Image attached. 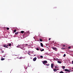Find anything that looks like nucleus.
I'll return each mask as SVG.
<instances>
[{
  "label": "nucleus",
  "instance_id": "39448f33",
  "mask_svg": "<svg viewBox=\"0 0 73 73\" xmlns=\"http://www.w3.org/2000/svg\"><path fill=\"white\" fill-rule=\"evenodd\" d=\"M24 47V46H23V45H22V46H21V47H20V48H21V49H23L24 50V49L23 48Z\"/></svg>",
  "mask_w": 73,
  "mask_h": 73
},
{
  "label": "nucleus",
  "instance_id": "4be33fe9",
  "mask_svg": "<svg viewBox=\"0 0 73 73\" xmlns=\"http://www.w3.org/2000/svg\"><path fill=\"white\" fill-rule=\"evenodd\" d=\"M65 66H63L62 67V69H65Z\"/></svg>",
  "mask_w": 73,
  "mask_h": 73
},
{
  "label": "nucleus",
  "instance_id": "b1692460",
  "mask_svg": "<svg viewBox=\"0 0 73 73\" xmlns=\"http://www.w3.org/2000/svg\"><path fill=\"white\" fill-rule=\"evenodd\" d=\"M7 30H9V28H7Z\"/></svg>",
  "mask_w": 73,
  "mask_h": 73
},
{
  "label": "nucleus",
  "instance_id": "f704fd0d",
  "mask_svg": "<svg viewBox=\"0 0 73 73\" xmlns=\"http://www.w3.org/2000/svg\"><path fill=\"white\" fill-rule=\"evenodd\" d=\"M28 54L29 55L30 54H29V53H28Z\"/></svg>",
  "mask_w": 73,
  "mask_h": 73
},
{
  "label": "nucleus",
  "instance_id": "f257e3e1",
  "mask_svg": "<svg viewBox=\"0 0 73 73\" xmlns=\"http://www.w3.org/2000/svg\"><path fill=\"white\" fill-rule=\"evenodd\" d=\"M64 70L66 72H68L69 73H70V72L72 71V70H69L67 69H65Z\"/></svg>",
  "mask_w": 73,
  "mask_h": 73
},
{
  "label": "nucleus",
  "instance_id": "7c9ffc66",
  "mask_svg": "<svg viewBox=\"0 0 73 73\" xmlns=\"http://www.w3.org/2000/svg\"><path fill=\"white\" fill-rule=\"evenodd\" d=\"M55 68H57V66H55Z\"/></svg>",
  "mask_w": 73,
  "mask_h": 73
},
{
  "label": "nucleus",
  "instance_id": "1a4fd4ad",
  "mask_svg": "<svg viewBox=\"0 0 73 73\" xmlns=\"http://www.w3.org/2000/svg\"><path fill=\"white\" fill-rule=\"evenodd\" d=\"M40 45L42 47H43L44 46V45H43V44H42V43H40Z\"/></svg>",
  "mask_w": 73,
  "mask_h": 73
},
{
  "label": "nucleus",
  "instance_id": "ddd939ff",
  "mask_svg": "<svg viewBox=\"0 0 73 73\" xmlns=\"http://www.w3.org/2000/svg\"><path fill=\"white\" fill-rule=\"evenodd\" d=\"M25 46H29V45L28 44H25Z\"/></svg>",
  "mask_w": 73,
  "mask_h": 73
},
{
  "label": "nucleus",
  "instance_id": "7ed1b4c3",
  "mask_svg": "<svg viewBox=\"0 0 73 73\" xmlns=\"http://www.w3.org/2000/svg\"><path fill=\"white\" fill-rule=\"evenodd\" d=\"M47 63V61L46 60H44L43 61V64H45Z\"/></svg>",
  "mask_w": 73,
  "mask_h": 73
},
{
  "label": "nucleus",
  "instance_id": "cd10ccee",
  "mask_svg": "<svg viewBox=\"0 0 73 73\" xmlns=\"http://www.w3.org/2000/svg\"><path fill=\"white\" fill-rule=\"evenodd\" d=\"M64 49H65V48H62V50H63Z\"/></svg>",
  "mask_w": 73,
  "mask_h": 73
},
{
  "label": "nucleus",
  "instance_id": "9d476101",
  "mask_svg": "<svg viewBox=\"0 0 73 73\" xmlns=\"http://www.w3.org/2000/svg\"><path fill=\"white\" fill-rule=\"evenodd\" d=\"M7 44L9 46H11V43H8Z\"/></svg>",
  "mask_w": 73,
  "mask_h": 73
},
{
  "label": "nucleus",
  "instance_id": "9b49d317",
  "mask_svg": "<svg viewBox=\"0 0 73 73\" xmlns=\"http://www.w3.org/2000/svg\"><path fill=\"white\" fill-rule=\"evenodd\" d=\"M58 63H59V64H61V61H58Z\"/></svg>",
  "mask_w": 73,
  "mask_h": 73
},
{
  "label": "nucleus",
  "instance_id": "4468645a",
  "mask_svg": "<svg viewBox=\"0 0 73 73\" xmlns=\"http://www.w3.org/2000/svg\"><path fill=\"white\" fill-rule=\"evenodd\" d=\"M17 48H20L21 46H20V45H19V46H17Z\"/></svg>",
  "mask_w": 73,
  "mask_h": 73
},
{
  "label": "nucleus",
  "instance_id": "2eb2a0df",
  "mask_svg": "<svg viewBox=\"0 0 73 73\" xmlns=\"http://www.w3.org/2000/svg\"><path fill=\"white\" fill-rule=\"evenodd\" d=\"M19 33V32H16V33H15V35H17L18 34V33Z\"/></svg>",
  "mask_w": 73,
  "mask_h": 73
},
{
  "label": "nucleus",
  "instance_id": "6ab92c4d",
  "mask_svg": "<svg viewBox=\"0 0 73 73\" xmlns=\"http://www.w3.org/2000/svg\"><path fill=\"white\" fill-rule=\"evenodd\" d=\"M54 72H56V71H57V70H56V69H54Z\"/></svg>",
  "mask_w": 73,
  "mask_h": 73
},
{
  "label": "nucleus",
  "instance_id": "f8f14e48",
  "mask_svg": "<svg viewBox=\"0 0 73 73\" xmlns=\"http://www.w3.org/2000/svg\"><path fill=\"white\" fill-rule=\"evenodd\" d=\"M21 33H24V31H21Z\"/></svg>",
  "mask_w": 73,
  "mask_h": 73
},
{
  "label": "nucleus",
  "instance_id": "a878e982",
  "mask_svg": "<svg viewBox=\"0 0 73 73\" xmlns=\"http://www.w3.org/2000/svg\"><path fill=\"white\" fill-rule=\"evenodd\" d=\"M71 48V47H69L68 49H70Z\"/></svg>",
  "mask_w": 73,
  "mask_h": 73
},
{
  "label": "nucleus",
  "instance_id": "e433bc0d",
  "mask_svg": "<svg viewBox=\"0 0 73 73\" xmlns=\"http://www.w3.org/2000/svg\"><path fill=\"white\" fill-rule=\"evenodd\" d=\"M72 69H73V67L72 68Z\"/></svg>",
  "mask_w": 73,
  "mask_h": 73
},
{
  "label": "nucleus",
  "instance_id": "a211bd4d",
  "mask_svg": "<svg viewBox=\"0 0 73 73\" xmlns=\"http://www.w3.org/2000/svg\"><path fill=\"white\" fill-rule=\"evenodd\" d=\"M16 32V29H15L14 31V32L15 33Z\"/></svg>",
  "mask_w": 73,
  "mask_h": 73
},
{
  "label": "nucleus",
  "instance_id": "c85d7f7f",
  "mask_svg": "<svg viewBox=\"0 0 73 73\" xmlns=\"http://www.w3.org/2000/svg\"><path fill=\"white\" fill-rule=\"evenodd\" d=\"M63 47H65V45H63Z\"/></svg>",
  "mask_w": 73,
  "mask_h": 73
},
{
  "label": "nucleus",
  "instance_id": "20e7f679",
  "mask_svg": "<svg viewBox=\"0 0 73 73\" xmlns=\"http://www.w3.org/2000/svg\"><path fill=\"white\" fill-rule=\"evenodd\" d=\"M5 48H8L7 46H8V45H7V44H5L3 46Z\"/></svg>",
  "mask_w": 73,
  "mask_h": 73
},
{
  "label": "nucleus",
  "instance_id": "c756f323",
  "mask_svg": "<svg viewBox=\"0 0 73 73\" xmlns=\"http://www.w3.org/2000/svg\"><path fill=\"white\" fill-rule=\"evenodd\" d=\"M58 59L57 58H56V59H54L55 60H57Z\"/></svg>",
  "mask_w": 73,
  "mask_h": 73
},
{
  "label": "nucleus",
  "instance_id": "0eeeda50",
  "mask_svg": "<svg viewBox=\"0 0 73 73\" xmlns=\"http://www.w3.org/2000/svg\"><path fill=\"white\" fill-rule=\"evenodd\" d=\"M54 66V64H53V63L51 64V68H53Z\"/></svg>",
  "mask_w": 73,
  "mask_h": 73
},
{
  "label": "nucleus",
  "instance_id": "393cba45",
  "mask_svg": "<svg viewBox=\"0 0 73 73\" xmlns=\"http://www.w3.org/2000/svg\"><path fill=\"white\" fill-rule=\"evenodd\" d=\"M60 73H64V72H62V71H61L60 72Z\"/></svg>",
  "mask_w": 73,
  "mask_h": 73
},
{
  "label": "nucleus",
  "instance_id": "6e6552de",
  "mask_svg": "<svg viewBox=\"0 0 73 73\" xmlns=\"http://www.w3.org/2000/svg\"><path fill=\"white\" fill-rule=\"evenodd\" d=\"M39 49L41 52H42V51H44V49H43L42 50H41V48H40Z\"/></svg>",
  "mask_w": 73,
  "mask_h": 73
},
{
  "label": "nucleus",
  "instance_id": "bb28decb",
  "mask_svg": "<svg viewBox=\"0 0 73 73\" xmlns=\"http://www.w3.org/2000/svg\"><path fill=\"white\" fill-rule=\"evenodd\" d=\"M40 57H41V58H43V56H40Z\"/></svg>",
  "mask_w": 73,
  "mask_h": 73
},
{
  "label": "nucleus",
  "instance_id": "2f4dec72",
  "mask_svg": "<svg viewBox=\"0 0 73 73\" xmlns=\"http://www.w3.org/2000/svg\"><path fill=\"white\" fill-rule=\"evenodd\" d=\"M20 59H22V57H20Z\"/></svg>",
  "mask_w": 73,
  "mask_h": 73
},
{
  "label": "nucleus",
  "instance_id": "4c0bfd02",
  "mask_svg": "<svg viewBox=\"0 0 73 73\" xmlns=\"http://www.w3.org/2000/svg\"><path fill=\"white\" fill-rule=\"evenodd\" d=\"M46 46H47V45H46Z\"/></svg>",
  "mask_w": 73,
  "mask_h": 73
},
{
  "label": "nucleus",
  "instance_id": "dca6fc26",
  "mask_svg": "<svg viewBox=\"0 0 73 73\" xmlns=\"http://www.w3.org/2000/svg\"><path fill=\"white\" fill-rule=\"evenodd\" d=\"M5 60V58H2V59H1V60L2 61H3V60Z\"/></svg>",
  "mask_w": 73,
  "mask_h": 73
},
{
  "label": "nucleus",
  "instance_id": "412c9836",
  "mask_svg": "<svg viewBox=\"0 0 73 73\" xmlns=\"http://www.w3.org/2000/svg\"><path fill=\"white\" fill-rule=\"evenodd\" d=\"M49 65H49V64H46V66H49Z\"/></svg>",
  "mask_w": 73,
  "mask_h": 73
},
{
  "label": "nucleus",
  "instance_id": "f3484780",
  "mask_svg": "<svg viewBox=\"0 0 73 73\" xmlns=\"http://www.w3.org/2000/svg\"><path fill=\"white\" fill-rule=\"evenodd\" d=\"M39 40H40V41H41V42L42 41V39H40Z\"/></svg>",
  "mask_w": 73,
  "mask_h": 73
},
{
  "label": "nucleus",
  "instance_id": "423d86ee",
  "mask_svg": "<svg viewBox=\"0 0 73 73\" xmlns=\"http://www.w3.org/2000/svg\"><path fill=\"white\" fill-rule=\"evenodd\" d=\"M36 59H37V58L35 57L33 59V61H35L36 60Z\"/></svg>",
  "mask_w": 73,
  "mask_h": 73
},
{
  "label": "nucleus",
  "instance_id": "c9c22d12",
  "mask_svg": "<svg viewBox=\"0 0 73 73\" xmlns=\"http://www.w3.org/2000/svg\"><path fill=\"white\" fill-rule=\"evenodd\" d=\"M27 33L26 32V33Z\"/></svg>",
  "mask_w": 73,
  "mask_h": 73
},
{
  "label": "nucleus",
  "instance_id": "f03ea898",
  "mask_svg": "<svg viewBox=\"0 0 73 73\" xmlns=\"http://www.w3.org/2000/svg\"><path fill=\"white\" fill-rule=\"evenodd\" d=\"M51 48L53 49V50H54L55 51H57V48L56 47H52Z\"/></svg>",
  "mask_w": 73,
  "mask_h": 73
},
{
  "label": "nucleus",
  "instance_id": "aec40b11",
  "mask_svg": "<svg viewBox=\"0 0 73 73\" xmlns=\"http://www.w3.org/2000/svg\"><path fill=\"white\" fill-rule=\"evenodd\" d=\"M36 50H39V49L38 48H36Z\"/></svg>",
  "mask_w": 73,
  "mask_h": 73
},
{
  "label": "nucleus",
  "instance_id": "473e14b6",
  "mask_svg": "<svg viewBox=\"0 0 73 73\" xmlns=\"http://www.w3.org/2000/svg\"><path fill=\"white\" fill-rule=\"evenodd\" d=\"M50 39H51V38H49V40H50Z\"/></svg>",
  "mask_w": 73,
  "mask_h": 73
},
{
  "label": "nucleus",
  "instance_id": "72a5a7b5",
  "mask_svg": "<svg viewBox=\"0 0 73 73\" xmlns=\"http://www.w3.org/2000/svg\"><path fill=\"white\" fill-rule=\"evenodd\" d=\"M72 64H73V61H72Z\"/></svg>",
  "mask_w": 73,
  "mask_h": 73
},
{
  "label": "nucleus",
  "instance_id": "5701e85b",
  "mask_svg": "<svg viewBox=\"0 0 73 73\" xmlns=\"http://www.w3.org/2000/svg\"><path fill=\"white\" fill-rule=\"evenodd\" d=\"M66 56V55L65 54H64V56H63L64 57H65Z\"/></svg>",
  "mask_w": 73,
  "mask_h": 73
}]
</instances>
